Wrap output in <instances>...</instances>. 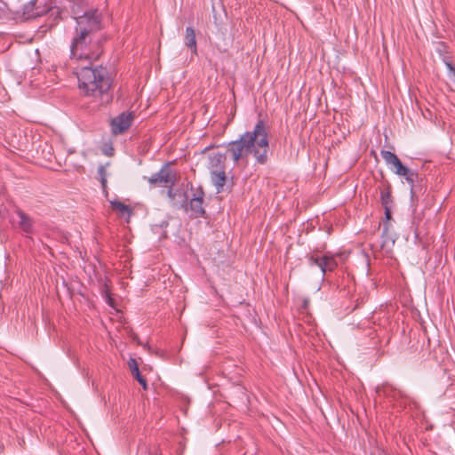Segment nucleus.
<instances>
[{
    "mask_svg": "<svg viewBox=\"0 0 455 455\" xmlns=\"http://www.w3.org/2000/svg\"><path fill=\"white\" fill-rule=\"evenodd\" d=\"M76 20V34H81V36H95V33L101 29V13L97 9L77 16Z\"/></svg>",
    "mask_w": 455,
    "mask_h": 455,
    "instance_id": "4",
    "label": "nucleus"
},
{
    "mask_svg": "<svg viewBox=\"0 0 455 455\" xmlns=\"http://www.w3.org/2000/svg\"><path fill=\"white\" fill-rule=\"evenodd\" d=\"M392 188L388 181L385 180L382 182L380 187V202L383 206L390 205L392 200Z\"/></svg>",
    "mask_w": 455,
    "mask_h": 455,
    "instance_id": "14",
    "label": "nucleus"
},
{
    "mask_svg": "<svg viewBox=\"0 0 455 455\" xmlns=\"http://www.w3.org/2000/svg\"><path fill=\"white\" fill-rule=\"evenodd\" d=\"M185 45L191 50L192 54H197V44L196 38V32L192 27H188L186 28L185 37H184Z\"/></svg>",
    "mask_w": 455,
    "mask_h": 455,
    "instance_id": "13",
    "label": "nucleus"
},
{
    "mask_svg": "<svg viewBox=\"0 0 455 455\" xmlns=\"http://www.w3.org/2000/svg\"><path fill=\"white\" fill-rule=\"evenodd\" d=\"M149 183L156 186L173 187L176 182V175L169 167L164 164L158 172L153 174L148 179Z\"/></svg>",
    "mask_w": 455,
    "mask_h": 455,
    "instance_id": "5",
    "label": "nucleus"
},
{
    "mask_svg": "<svg viewBox=\"0 0 455 455\" xmlns=\"http://www.w3.org/2000/svg\"><path fill=\"white\" fill-rule=\"evenodd\" d=\"M166 188H168L167 196H168L171 199H174L175 195H174L173 190H172V188H173V187H166Z\"/></svg>",
    "mask_w": 455,
    "mask_h": 455,
    "instance_id": "27",
    "label": "nucleus"
},
{
    "mask_svg": "<svg viewBox=\"0 0 455 455\" xmlns=\"http://www.w3.org/2000/svg\"><path fill=\"white\" fill-rule=\"evenodd\" d=\"M226 155L223 153H212L209 156V164L211 171L223 170L225 168Z\"/></svg>",
    "mask_w": 455,
    "mask_h": 455,
    "instance_id": "11",
    "label": "nucleus"
},
{
    "mask_svg": "<svg viewBox=\"0 0 455 455\" xmlns=\"http://www.w3.org/2000/svg\"><path fill=\"white\" fill-rule=\"evenodd\" d=\"M307 259L310 265L317 266L321 270L323 268V254L321 255L318 252H313L307 256Z\"/></svg>",
    "mask_w": 455,
    "mask_h": 455,
    "instance_id": "18",
    "label": "nucleus"
},
{
    "mask_svg": "<svg viewBox=\"0 0 455 455\" xmlns=\"http://www.w3.org/2000/svg\"><path fill=\"white\" fill-rule=\"evenodd\" d=\"M76 76L81 94L90 99L92 109H99L112 100V78L106 68L85 65L76 71Z\"/></svg>",
    "mask_w": 455,
    "mask_h": 455,
    "instance_id": "2",
    "label": "nucleus"
},
{
    "mask_svg": "<svg viewBox=\"0 0 455 455\" xmlns=\"http://www.w3.org/2000/svg\"><path fill=\"white\" fill-rule=\"evenodd\" d=\"M103 52L102 44L96 36L75 34L70 45V58L92 65Z\"/></svg>",
    "mask_w": 455,
    "mask_h": 455,
    "instance_id": "3",
    "label": "nucleus"
},
{
    "mask_svg": "<svg viewBox=\"0 0 455 455\" xmlns=\"http://www.w3.org/2000/svg\"><path fill=\"white\" fill-rule=\"evenodd\" d=\"M268 151V129L261 119L256 123L252 131L245 132L238 140L227 146V152L235 164L240 160L247 162L248 156L251 155L258 164H264L267 161Z\"/></svg>",
    "mask_w": 455,
    "mask_h": 455,
    "instance_id": "1",
    "label": "nucleus"
},
{
    "mask_svg": "<svg viewBox=\"0 0 455 455\" xmlns=\"http://www.w3.org/2000/svg\"><path fill=\"white\" fill-rule=\"evenodd\" d=\"M98 175L100 177V181L101 183V187L104 191H107V171L106 166L100 165L98 168Z\"/></svg>",
    "mask_w": 455,
    "mask_h": 455,
    "instance_id": "20",
    "label": "nucleus"
},
{
    "mask_svg": "<svg viewBox=\"0 0 455 455\" xmlns=\"http://www.w3.org/2000/svg\"><path fill=\"white\" fill-rule=\"evenodd\" d=\"M211 179L214 186L216 187L217 192L220 193L223 190V187L227 181V175L225 169L223 170H212L211 171Z\"/></svg>",
    "mask_w": 455,
    "mask_h": 455,
    "instance_id": "10",
    "label": "nucleus"
},
{
    "mask_svg": "<svg viewBox=\"0 0 455 455\" xmlns=\"http://www.w3.org/2000/svg\"><path fill=\"white\" fill-rule=\"evenodd\" d=\"M344 259V253L342 252L332 253L331 251H326L323 253L322 268L323 276H324L328 272L334 271L339 266V260H343Z\"/></svg>",
    "mask_w": 455,
    "mask_h": 455,
    "instance_id": "8",
    "label": "nucleus"
},
{
    "mask_svg": "<svg viewBox=\"0 0 455 455\" xmlns=\"http://www.w3.org/2000/svg\"><path fill=\"white\" fill-rule=\"evenodd\" d=\"M9 14V8L6 3L0 0V19L7 17Z\"/></svg>",
    "mask_w": 455,
    "mask_h": 455,
    "instance_id": "21",
    "label": "nucleus"
},
{
    "mask_svg": "<svg viewBox=\"0 0 455 455\" xmlns=\"http://www.w3.org/2000/svg\"><path fill=\"white\" fill-rule=\"evenodd\" d=\"M384 209H385L386 219H387V220H389L391 219L390 205L384 206Z\"/></svg>",
    "mask_w": 455,
    "mask_h": 455,
    "instance_id": "25",
    "label": "nucleus"
},
{
    "mask_svg": "<svg viewBox=\"0 0 455 455\" xmlns=\"http://www.w3.org/2000/svg\"><path fill=\"white\" fill-rule=\"evenodd\" d=\"M35 4H36V0L29 2L28 4L26 5V7H25V10H26L25 12L28 13L30 18H36L37 16L41 15V13L38 12H33L31 14L29 13V9L32 8Z\"/></svg>",
    "mask_w": 455,
    "mask_h": 455,
    "instance_id": "23",
    "label": "nucleus"
},
{
    "mask_svg": "<svg viewBox=\"0 0 455 455\" xmlns=\"http://www.w3.org/2000/svg\"><path fill=\"white\" fill-rule=\"evenodd\" d=\"M395 173L405 178L406 181L411 185V193H413L414 182L418 179V172L407 168L401 163V164L395 170Z\"/></svg>",
    "mask_w": 455,
    "mask_h": 455,
    "instance_id": "9",
    "label": "nucleus"
},
{
    "mask_svg": "<svg viewBox=\"0 0 455 455\" xmlns=\"http://www.w3.org/2000/svg\"><path fill=\"white\" fill-rule=\"evenodd\" d=\"M101 293L104 296V298L106 297V295H111L110 289H109V286L108 285V283H104L102 290H101Z\"/></svg>",
    "mask_w": 455,
    "mask_h": 455,
    "instance_id": "24",
    "label": "nucleus"
},
{
    "mask_svg": "<svg viewBox=\"0 0 455 455\" xmlns=\"http://www.w3.org/2000/svg\"><path fill=\"white\" fill-rule=\"evenodd\" d=\"M105 299H106L107 303H108L109 306L114 307V305H115V300H114V299L112 298V294H111V295H106Z\"/></svg>",
    "mask_w": 455,
    "mask_h": 455,
    "instance_id": "26",
    "label": "nucleus"
},
{
    "mask_svg": "<svg viewBox=\"0 0 455 455\" xmlns=\"http://www.w3.org/2000/svg\"><path fill=\"white\" fill-rule=\"evenodd\" d=\"M128 365L131 370L132 375L141 385L144 390L148 389V383L146 379L140 374L138 363L135 359L131 358L128 361Z\"/></svg>",
    "mask_w": 455,
    "mask_h": 455,
    "instance_id": "12",
    "label": "nucleus"
},
{
    "mask_svg": "<svg viewBox=\"0 0 455 455\" xmlns=\"http://www.w3.org/2000/svg\"><path fill=\"white\" fill-rule=\"evenodd\" d=\"M451 59V57H444L443 61L444 62L445 66L450 70V72L452 74V76H454V80H455V66L452 64Z\"/></svg>",
    "mask_w": 455,
    "mask_h": 455,
    "instance_id": "22",
    "label": "nucleus"
},
{
    "mask_svg": "<svg viewBox=\"0 0 455 455\" xmlns=\"http://www.w3.org/2000/svg\"><path fill=\"white\" fill-rule=\"evenodd\" d=\"M111 207L113 210L117 211L120 212L122 216H127L129 219L132 213V210L130 208V206L124 204V203L120 201H111L110 202Z\"/></svg>",
    "mask_w": 455,
    "mask_h": 455,
    "instance_id": "16",
    "label": "nucleus"
},
{
    "mask_svg": "<svg viewBox=\"0 0 455 455\" xmlns=\"http://www.w3.org/2000/svg\"><path fill=\"white\" fill-rule=\"evenodd\" d=\"M204 193L203 190H197L194 193L193 197L190 198L189 204L186 205V212H190V216L193 218L203 217L205 213L204 208Z\"/></svg>",
    "mask_w": 455,
    "mask_h": 455,
    "instance_id": "7",
    "label": "nucleus"
},
{
    "mask_svg": "<svg viewBox=\"0 0 455 455\" xmlns=\"http://www.w3.org/2000/svg\"><path fill=\"white\" fill-rule=\"evenodd\" d=\"M134 119L133 112H123L111 121V129L114 134H121L127 131Z\"/></svg>",
    "mask_w": 455,
    "mask_h": 455,
    "instance_id": "6",
    "label": "nucleus"
},
{
    "mask_svg": "<svg viewBox=\"0 0 455 455\" xmlns=\"http://www.w3.org/2000/svg\"><path fill=\"white\" fill-rule=\"evenodd\" d=\"M380 155L387 164H392L394 166L395 170L402 163L400 159L397 157V156L393 152L387 150H381Z\"/></svg>",
    "mask_w": 455,
    "mask_h": 455,
    "instance_id": "17",
    "label": "nucleus"
},
{
    "mask_svg": "<svg viewBox=\"0 0 455 455\" xmlns=\"http://www.w3.org/2000/svg\"><path fill=\"white\" fill-rule=\"evenodd\" d=\"M435 51L443 60L444 57H451L448 46L443 42H438L435 45Z\"/></svg>",
    "mask_w": 455,
    "mask_h": 455,
    "instance_id": "19",
    "label": "nucleus"
},
{
    "mask_svg": "<svg viewBox=\"0 0 455 455\" xmlns=\"http://www.w3.org/2000/svg\"><path fill=\"white\" fill-rule=\"evenodd\" d=\"M16 213H17L18 217L20 218V221H19L20 228L26 233H30L32 231V228H33L32 220L23 211H21L19 208L16 210Z\"/></svg>",
    "mask_w": 455,
    "mask_h": 455,
    "instance_id": "15",
    "label": "nucleus"
}]
</instances>
